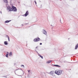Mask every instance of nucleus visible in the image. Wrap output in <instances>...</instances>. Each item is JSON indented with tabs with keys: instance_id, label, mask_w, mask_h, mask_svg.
I'll return each instance as SVG.
<instances>
[{
	"instance_id": "nucleus-1",
	"label": "nucleus",
	"mask_w": 78,
	"mask_h": 78,
	"mask_svg": "<svg viewBox=\"0 0 78 78\" xmlns=\"http://www.w3.org/2000/svg\"><path fill=\"white\" fill-rule=\"evenodd\" d=\"M63 71L60 70H57L55 71V73L58 75H60L62 74Z\"/></svg>"
},
{
	"instance_id": "nucleus-2",
	"label": "nucleus",
	"mask_w": 78,
	"mask_h": 78,
	"mask_svg": "<svg viewBox=\"0 0 78 78\" xmlns=\"http://www.w3.org/2000/svg\"><path fill=\"white\" fill-rule=\"evenodd\" d=\"M12 11H14V12H16L17 11V9L16 7L15 6H12Z\"/></svg>"
},
{
	"instance_id": "nucleus-3",
	"label": "nucleus",
	"mask_w": 78,
	"mask_h": 78,
	"mask_svg": "<svg viewBox=\"0 0 78 78\" xmlns=\"http://www.w3.org/2000/svg\"><path fill=\"white\" fill-rule=\"evenodd\" d=\"M7 9L9 10V11H12L13 10L12 8L9 6L7 7Z\"/></svg>"
},
{
	"instance_id": "nucleus-4",
	"label": "nucleus",
	"mask_w": 78,
	"mask_h": 78,
	"mask_svg": "<svg viewBox=\"0 0 78 78\" xmlns=\"http://www.w3.org/2000/svg\"><path fill=\"white\" fill-rule=\"evenodd\" d=\"M39 41H40V38H36L34 40V42H38Z\"/></svg>"
},
{
	"instance_id": "nucleus-5",
	"label": "nucleus",
	"mask_w": 78,
	"mask_h": 78,
	"mask_svg": "<svg viewBox=\"0 0 78 78\" xmlns=\"http://www.w3.org/2000/svg\"><path fill=\"white\" fill-rule=\"evenodd\" d=\"M29 12H28V11H27L26 13L24 15L25 16H27L28 14H29Z\"/></svg>"
},
{
	"instance_id": "nucleus-6",
	"label": "nucleus",
	"mask_w": 78,
	"mask_h": 78,
	"mask_svg": "<svg viewBox=\"0 0 78 78\" xmlns=\"http://www.w3.org/2000/svg\"><path fill=\"white\" fill-rule=\"evenodd\" d=\"M44 34H47V32L46 31H45V30H44Z\"/></svg>"
},
{
	"instance_id": "nucleus-7",
	"label": "nucleus",
	"mask_w": 78,
	"mask_h": 78,
	"mask_svg": "<svg viewBox=\"0 0 78 78\" xmlns=\"http://www.w3.org/2000/svg\"><path fill=\"white\" fill-rule=\"evenodd\" d=\"M77 48H78V44H77L76 45V47L75 49L76 50L77 49Z\"/></svg>"
},
{
	"instance_id": "nucleus-8",
	"label": "nucleus",
	"mask_w": 78,
	"mask_h": 78,
	"mask_svg": "<svg viewBox=\"0 0 78 78\" xmlns=\"http://www.w3.org/2000/svg\"><path fill=\"white\" fill-rule=\"evenodd\" d=\"M12 52H10L9 54V55L11 56H12Z\"/></svg>"
},
{
	"instance_id": "nucleus-9",
	"label": "nucleus",
	"mask_w": 78,
	"mask_h": 78,
	"mask_svg": "<svg viewBox=\"0 0 78 78\" xmlns=\"http://www.w3.org/2000/svg\"><path fill=\"white\" fill-rule=\"evenodd\" d=\"M53 66H55V67H60L61 66L59 65H54Z\"/></svg>"
},
{
	"instance_id": "nucleus-10",
	"label": "nucleus",
	"mask_w": 78,
	"mask_h": 78,
	"mask_svg": "<svg viewBox=\"0 0 78 78\" xmlns=\"http://www.w3.org/2000/svg\"><path fill=\"white\" fill-rule=\"evenodd\" d=\"M7 54L6 55V57L7 58H8V53H9V52H7Z\"/></svg>"
},
{
	"instance_id": "nucleus-11",
	"label": "nucleus",
	"mask_w": 78,
	"mask_h": 78,
	"mask_svg": "<svg viewBox=\"0 0 78 78\" xmlns=\"http://www.w3.org/2000/svg\"><path fill=\"white\" fill-rule=\"evenodd\" d=\"M11 22V20H7L5 21V23H9V22Z\"/></svg>"
},
{
	"instance_id": "nucleus-12",
	"label": "nucleus",
	"mask_w": 78,
	"mask_h": 78,
	"mask_svg": "<svg viewBox=\"0 0 78 78\" xmlns=\"http://www.w3.org/2000/svg\"><path fill=\"white\" fill-rule=\"evenodd\" d=\"M53 73H54V72L53 71H51L50 73V74H53Z\"/></svg>"
},
{
	"instance_id": "nucleus-13",
	"label": "nucleus",
	"mask_w": 78,
	"mask_h": 78,
	"mask_svg": "<svg viewBox=\"0 0 78 78\" xmlns=\"http://www.w3.org/2000/svg\"><path fill=\"white\" fill-rule=\"evenodd\" d=\"M52 61L49 60L47 62V63H50V62H51Z\"/></svg>"
},
{
	"instance_id": "nucleus-14",
	"label": "nucleus",
	"mask_w": 78,
	"mask_h": 78,
	"mask_svg": "<svg viewBox=\"0 0 78 78\" xmlns=\"http://www.w3.org/2000/svg\"><path fill=\"white\" fill-rule=\"evenodd\" d=\"M4 44L5 45H8V43H7V41H5Z\"/></svg>"
},
{
	"instance_id": "nucleus-15",
	"label": "nucleus",
	"mask_w": 78,
	"mask_h": 78,
	"mask_svg": "<svg viewBox=\"0 0 78 78\" xmlns=\"http://www.w3.org/2000/svg\"><path fill=\"white\" fill-rule=\"evenodd\" d=\"M5 2V3H8V1L7 0H4Z\"/></svg>"
},
{
	"instance_id": "nucleus-16",
	"label": "nucleus",
	"mask_w": 78,
	"mask_h": 78,
	"mask_svg": "<svg viewBox=\"0 0 78 78\" xmlns=\"http://www.w3.org/2000/svg\"><path fill=\"white\" fill-rule=\"evenodd\" d=\"M39 55L40 56V57H41V58H42V59H43V57L42 56Z\"/></svg>"
},
{
	"instance_id": "nucleus-17",
	"label": "nucleus",
	"mask_w": 78,
	"mask_h": 78,
	"mask_svg": "<svg viewBox=\"0 0 78 78\" xmlns=\"http://www.w3.org/2000/svg\"><path fill=\"white\" fill-rule=\"evenodd\" d=\"M7 37H8V40H9V41H10V40H9V36H7Z\"/></svg>"
},
{
	"instance_id": "nucleus-18",
	"label": "nucleus",
	"mask_w": 78,
	"mask_h": 78,
	"mask_svg": "<svg viewBox=\"0 0 78 78\" xmlns=\"http://www.w3.org/2000/svg\"><path fill=\"white\" fill-rule=\"evenodd\" d=\"M21 67H24V65H22L21 66Z\"/></svg>"
},
{
	"instance_id": "nucleus-19",
	"label": "nucleus",
	"mask_w": 78,
	"mask_h": 78,
	"mask_svg": "<svg viewBox=\"0 0 78 78\" xmlns=\"http://www.w3.org/2000/svg\"><path fill=\"white\" fill-rule=\"evenodd\" d=\"M35 4H36H36H37V3H36V1H35Z\"/></svg>"
},
{
	"instance_id": "nucleus-20",
	"label": "nucleus",
	"mask_w": 78,
	"mask_h": 78,
	"mask_svg": "<svg viewBox=\"0 0 78 78\" xmlns=\"http://www.w3.org/2000/svg\"><path fill=\"white\" fill-rule=\"evenodd\" d=\"M40 45H42V43H40Z\"/></svg>"
},
{
	"instance_id": "nucleus-21",
	"label": "nucleus",
	"mask_w": 78,
	"mask_h": 78,
	"mask_svg": "<svg viewBox=\"0 0 78 78\" xmlns=\"http://www.w3.org/2000/svg\"><path fill=\"white\" fill-rule=\"evenodd\" d=\"M28 72H30V70H28Z\"/></svg>"
},
{
	"instance_id": "nucleus-22",
	"label": "nucleus",
	"mask_w": 78,
	"mask_h": 78,
	"mask_svg": "<svg viewBox=\"0 0 78 78\" xmlns=\"http://www.w3.org/2000/svg\"><path fill=\"white\" fill-rule=\"evenodd\" d=\"M37 47H36V49H37Z\"/></svg>"
}]
</instances>
